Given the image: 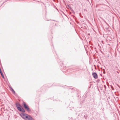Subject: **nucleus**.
<instances>
[{"mask_svg":"<svg viewBox=\"0 0 120 120\" xmlns=\"http://www.w3.org/2000/svg\"><path fill=\"white\" fill-rule=\"evenodd\" d=\"M20 116L25 120H34L30 115L25 113H21L20 114Z\"/></svg>","mask_w":120,"mask_h":120,"instance_id":"1","label":"nucleus"},{"mask_svg":"<svg viewBox=\"0 0 120 120\" xmlns=\"http://www.w3.org/2000/svg\"><path fill=\"white\" fill-rule=\"evenodd\" d=\"M22 105L25 109L28 112L31 111V110L29 107L28 105L25 102H23L22 104Z\"/></svg>","mask_w":120,"mask_h":120,"instance_id":"2","label":"nucleus"},{"mask_svg":"<svg viewBox=\"0 0 120 120\" xmlns=\"http://www.w3.org/2000/svg\"><path fill=\"white\" fill-rule=\"evenodd\" d=\"M15 104L17 109L18 110L21 107H22V106L19 103H16Z\"/></svg>","mask_w":120,"mask_h":120,"instance_id":"3","label":"nucleus"},{"mask_svg":"<svg viewBox=\"0 0 120 120\" xmlns=\"http://www.w3.org/2000/svg\"><path fill=\"white\" fill-rule=\"evenodd\" d=\"M92 75L94 79H96L98 78V75L96 72H93L92 73Z\"/></svg>","mask_w":120,"mask_h":120,"instance_id":"4","label":"nucleus"},{"mask_svg":"<svg viewBox=\"0 0 120 120\" xmlns=\"http://www.w3.org/2000/svg\"><path fill=\"white\" fill-rule=\"evenodd\" d=\"M9 87L10 89V90L15 95L16 94L15 92L12 87L11 86H9Z\"/></svg>","mask_w":120,"mask_h":120,"instance_id":"5","label":"nucleus"},{"mask_svg":"<svg viewBox=\"0 0 120 120\" xmlns=\"http://www.w3.org/2000/svg\"><path fill=\"white\" fill-rule=\"evenodd\" d=\"M19 110L20 112H22V113H24L25 112V111L24 109L22 107H21L19 109Z\"/></svg>","mask_w":120,"mask_h":120,"instance_id":"6","label":"nucleus"},{"mask_svg":"<svg viewBox=\"0 0 120 120\" xmlns=\"http://www.w3.org/2000/svg\"><path fill=\"white\" fill-rule=\"evenodd\" d=\"M68 6L70 8V10L71 11L72 13L74 14H75V12L72 8H71V7H70V6L69 5H68Z\"/></svg>","mask_w":120,"mask_h":120,"instance_id":"7","label":"nucleus"},{"mask_svg":"<svg viewBox=\"0 0 120 120\" xmlns=\"http://www.w3.org/2000/svg\"><path fill=\"white\" fill-rule=\"evenodd\" d=\"M0 73L3 78L4 79V76L3 73L1 71V70L0 71Z\"/></svg>","mask_w":120,"mask_h":120,"instance_id":"8","label":"nucleus"},{"mask_svg":"<svg viewBox=\"0 0 120 120\" xmlns=\"http://www.w3.org/2000/svg\"><path fill=\"white\" fill-rule=\"evenodd\" d=\"M109 27H107V28H106V30H108L109 31L110 30H109Z\"/></svg>","mask_w":120,"mask_h":120,"instance_id":"9","label":"nucleus"},{"mask_svg":"<svg viewBox=\"0 0 120 120\" xmlns=\"http://www.w3.org/2000/svg\"><path fill=\"white\" fill-rule=\"evenodd\" d=\"M57 61H58V62H62V61H59V60H57ZM61 64H63V63H61Z\"/></svg>","mask_w":120,"mask_h":120,"instance_id":"10","label":"nucleus"},{"mask_svg":"<svg viewBox=\"0 0 120 120\" xmlns=\"http://www.w3.org/2000/svg\"><path fill=\"white\" fill-rule=\"evenodd\" d=\"M99 87L100 88H102V86H100Z\"/></svg>","mask_w":120,"mask_h":120,"instance_id":"11","label":"nucleus"},{"mask_svg":"<svg viewBox=\"0 0 120 120\" xmlns=\"http://www.w3.org/2000/svg\"><path fill=\"white\" fill-rule=\"evenodd\" d=\"M84 117H85V119H86L87 118V116H85V115H84Z\"/></svg>","mask_w":120,"mask_h":120,"instance_id":"12","label":"nucleus"},{"mask_svg":"<svg viewBox=\"0 0 120 120\" xmlns=\"http://www.w3.org/2000/svg\"><path fill=\"white\" fill-rule=\"evenodd\" d=\"M99 79L97 80V82H99Z\"/></svg>","mask_w":120,"mask_h":120,"instance_id":"13","label":"nucleus"},{"mask_svg":"<svg viewBox=\"0 0 120 120\" xmlns=\"http://www.w3.org/2000/svg\"><path fill=\"white\" fill-rule=\"evenodd\" d=\"M104 87L105 88H106V86L105 85H104Z\"/></svg>","mask_w":120,"mask_h":120,"instance_id":"14","label":"nucleus"},{"mask_svg":"<svg viewBox=\"0 0 120 120\" xmlns=\"http://www.w3.org/2000/svg\"><path fill=\"white\" fill-rule=\"evenodd\" d=\"M71 89L72 90H73L74 89L73 88H69V89Z\"/></svg>","mask_w":120,"mask_h":120,"instance_id":"15","label":"nucleus"},{"mask_svg":"<svg viewBox=\"0 0 120 120\" xmlns=\"http://www.w3.org/2000/svg\"><path fill=\"white\" fill-rule=\"evenodd\" d=\"M3 4V3H2V4H1V5H0V8L1 7V6H2V5Z\"/></svg>","mask_w":120,"mask_h":120,"instance_id":"16","label":"nucleus"},{"mask_svg":"<svg viewBox=\"0 0 120 120\" xmlns=\"http://www.w3.org/2000/svg\"><path fill=\"white\" fill-rule=\"evenodd\" d=\"M48 20H53V21H55V20H51V19Z\"/></svg>","mask_w":120,"mask_h":120,"instance_id":"17","label":"nucleus"},{"mask_svg":"<svg viewBox=\"0 0 120 120\" xmlns=\"http://www.w3.org/2000/svg\"><path fill=\"white\" fill-rule=\"evenodd\" d=\"M117 86H118V87L120 88V86L118 85H117Z\"/></svg>","mask_w":120,"mask_h":120,"instance_id":"18","label":"nucleus"},{"mask_svg":"<svg viewBox=\"0 0 120 120\" xmlns=\"http://www.w3.org/2000/svg\"><path fill=\"white\" fill-rule=\"evenodd\" d=\"M105 71H103V73L104 74H105Z\"/></svg>","mask_w":120,"mask_h":120,"instance_id":"19","label":"nucleus"},{"mask_svg":"<svg viewBox=\"0 0 120 120\" xmlns=\"http://www.w3.org/2000/svg\"><path fill=\"white\" fill-rule=\"evenodd\" d=\"M55 52V53H56V55H57V53H56V52Z\"/></svg>","mask_w":120,"mask_h":120,"instance_id":"20","label":"nucleus"},{"mask_svg":"<svg viewBox=\"0 0 120 120\" xmlns=\"http://www.w3.org/2000/svg\"><path fill=\"white\" fill-rule=\"evenodd\" d=\"M56 9L57 10H58H58L57 9V8H56Z\"/></svg>","mask_w":120,"mask_h":120,"instance_id":"21","label":"nucleus"},{"mask_svg":"<svg viewBox=\"0 0 120 120\" xmlns=\"http://www.w3.org/2000/svg\"><path fill=\"white\" fill-rule=\"evenodd\" d=\"M88 34L89 35H90V34Z\"/></svg>","mask_w":120,"mask_h":120,"instance_id":"22","label":"nucleus"},{"mask_svg":"<svg viewBox=\"0 0 120 120\" xmlns=\"http://www.w3.org/2000/svg\"><path fill=\"white\" fill-rule=\"evenodd\" d=\"M116 98H118L117 97H116Z\"/></svg>","mask_w":120,"mask_h":120,"instance_id":"23","label":"nucleus"},{"mask_svg":"<svg viewBox=\"0 0 120 120\" xmlns=\"http://www.w3.org/2000/svg\"><path fill=\"white\" fill-rule=\"evenodd\" d=\"M103 70H104V71H105V69H103Z\"/></svg>","mask_w":120,"mask_h":120,"instance_id":"24","label":"nucleus"},{"mask_svg":"<svg viewBox=\"0 0 120 120\" xmlns=\"http://www.w3.org/2000/svg\"><path fill=\"white\" fill-rule=\"evenodd\" d=\"M102 82H104V81H102Z\"/></svg>","mask_w":120,"mask_h":120,"instance_id":"25","label":"nucleus"},{"mask_svg":"<svg viewBox=\"0 0 120 120\" xmlns=\"http://www.w3.org/2000/svg\"><path fill=\"white\" fill-rule=\"evenodd\" d=\"M91 85V84H90V85Z\"/></svg>","mask_w":120,"mask_h":120,"instance_id":"26","label":"nucleus"},{"mask_svg":"<svg viewBox=\"0 0 120 120\" xmlns=\"http://www.w3.org/2000/svg\"><path fill=\"white\" fill-rule=\"evenodd\" d=\"M101 75H102L101 74Z\"/></svg>","mask_w":120,"mask_h":120,"instance_id":"27","label":"nucleus"},{"mask_svg":"<svg viewBox=\"0 0 120 120\" xmlns=\"http://www.w3.org/2000/svg\"><path fill=\"white\" fill-rule=\"evenodd\" d=\"M85 10V9L84 10Z\"/></svg>","mask_w":120,"mask_h":120,"instance_id":"28","label":"nucleus"},{"mask_svg":"<svg viewBox=\"0 0 120 120\" xmlns=\"http://www.w3.org/2000/svg\"><path fill=\"white\" fill-rule=\"evenodd\" d=\"M90 86L89 87V88H90Z\"/></svg>","mask_w":120,"mask_h":120,"instance_id":"29","label":"nucleus"}]
</instances>
